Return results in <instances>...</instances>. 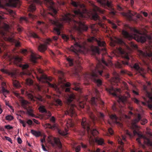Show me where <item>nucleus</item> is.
Returning <instances> with one entry per match:
<instances>
[{"label":"nucleus","instance_id":"1","mask_svg":"<svg viewBox=\"0 0 152 152\" xmlns=\"http://www.w3.org/2000/svg\"><path fill=\"white\" fill-rule=\"evenodd\" d=\"M72 4L76 7L74 11V14L66 13L62 16L61 20L64 23H68L79 33H81L83 31H87L88 27L81 21L76 19V17H78L79 20L85 17L84 14L87 12L85 5L81 4L80 2L73 1H72Z\"/></svg>","mask_w":152,"mask_h":152},{"label":"nucleus","instance_id":"2","mask_svg":"<svg viewBox=\"0 0 152 152\" xmlns=\"http://www.w3.org/2000/svg\"><path fill=\"white\" fill-rule=\"evenodd\" d=\"M101 62L103 65L101 63V62L100 61H98V63L96 66L94 65L93 64H91L90 65V72L83 74L82 76L86 81H88L89 80H93L98 87L102 85L101 80L97 79L98 75H99L101 76L105 75V73L106 68L104 65L106 66L110 67L112 65V63L110 60L108 59L107 61L103 57L102 58Z\"/></svg>","mask_w":152,"mask_h":152},{"label":"nucleus","instance_id":"3","mask_svg":"<svg viewBox=\"0 0 152 152\" xmlns=\"http://www.w3.org/2000/svg\"><path fill=\"white\" fill-rule=\"evenodd\" d=\"M70 38L72 40H74L75 43L74 46H72L70 47V50L73 51L75 53L76 59L74 60V59L70 56L66 58V59L69 64L70 66L74 65L75 62L77 65V66L81 69L80 64H81V58L79 56V53L83 51L86 50L87 46V43L86 41L82 42L78 39H76L75 37L71 35Z\"/></svg>","mask_w":152,"mask_h":152},{"label":"nucleus","instance_id":"4","mask_svg":"<svg viewBox=\"0 0 152 152\" xmlns=\"http://www.w3.org/2000/svg\"><path fill=\"white\" fill-rule=\"evenodd\" d=\"M90 122L87 121L86 118H83L81 122L82 127L83 130L82 131V134L84 135L87 134L89 142L91 145H93L95 142L99 145H103L104 144V140L95 137L98 134V132L96 129H91L90 128Z\"/></svg>","mask_w":152,"mask_h":152},{"label":"nucleus","instance_id":"5","mask_svg":"<svg viewBox=\"0 0 152 152\" xmlns=\"http://www.w3.org/2000/svg\"><path fill=\"white\" fill-rule=\"evenodd\" d=\"M70 86V84L69 83H63L61 86L62 89H65L66 92H69V94L65 96L66 110L64 112L66 115H68L71 117H75L76 115L74 109L75 106L74 104L72 103V102L73 100L75 99V95L73 93L70 92L69 88H65L66 87H69Z\"/></svg>","mask_w":152,"mask_h":152},{"label":"nucleus","instance_id":"6","mask_svg":"<svg viewBox=\"0 0 152 152\" xmlns=\"http://www.w3.org/2000/svg\"><path fill=\"white\" fill-rule=\"evenodd\" d=\"M44 0L45 4L50 11L49 14L54 18L53 20H50L51 23L55 26L54 28V32L58 35H60V30L63 27V24L59 22L58 18H56L57 11L54 7V3L52 0Z\"/></svg>","mask_w":152,"mask_h":152},{"label":"nucleus","instance_id":"7","mask_svg":"<svg viewBox=\"0 0 152 152\" xmlns=\"http://www.w3.org/2000/svg\"><path fill=\"white\" fill-rule=\"evenodd\" d=\"M131 30L134 32L133 35L129 34L127 31L123 30L122 34L124 37L130 40L134 38L138 42H144L146 41V38L145 36L140 33V32L135 28H132Z\"/></svg>","mask_w":152,"mask_h":152},{"label":"nucleus","instance_id":"8","mask_svg":"<svg viewBox=\"0 0 152 152\" xmlns=\"http://www.w3.org/2000/svg\"><path fill=\"white\" fill-rule=\"evenodd\" d=\"M88 42H95L97 43L99 46L103 47L101 49L97 46H92L91 49L94 54L96 53L99 54L100 50L106 52V50L104 48L105 45V42L98 40L94 37H91L89 38L88 39Z\"/></svg>","mask_w":152,"mask_h":152},{"label":"nucleus","instance_id":"9","mask_svg":"<svg viewBox=\"0 0 152 152\" xmlns=\"http://www.w3.org/2000/svg\"><path fill=\"white\" fill-rule=\"evenodd\" d=\"M38 71L40 74L39 76H37V79L39 81L42 83H48L49 86L53 88L56 90H59V88L56 84H51L49 82V81H51L52 80V77H48L46 75L44 74L43 73V71L40 69H38Z\"/></svg>","mask_w":152,"mask_h":152},{"label":"nucleus","instance_id":"10","mask_svg":"<svg viewBox=\"0 0 152 152\" xmlns=\"http://www.w3.org/2000/svg\"><path fill=\"white\" fill-rule=\"evenodd\" d=\"M93 10L95 13L92 15V18L94 20H97L96 24L102 28L105 29L106 28V26L103 23H102V21L100 19L99 17V16L96 12H98L101 14H104V11L102 10L100 8L95 5H94Z\"/></svg>","mask_w":152,"mask_h":152},{"label":"nucleus","instance_id":"11","mask_svg":"<svg viewBox=\"0 0 152 152\" xmlns=\"http://www.w3.org/2000/svg\"><path fill=\"white\" fill-rule=\"evenodd\" d=\"M14 62L15 64L17 66H19L22 68L23 71V75H28L30 74L28 71H27V69L29 67V65L27 64H20L22 59V58L18 56H15L13 57Z\"/></svg>","mask_w":152,"mask_h":152},{"label":"nucleus","instance_id":"12","mask_svg":"<svg viewBox=\"0 0 152 152\" xmlns=\"http://www.w3.org/2000/svg\"><path fill=\"white\" fill-rule=\"evenodd\" d=\"M21 104L22 107L27 110V113L32 117H35V115L33 114V110L29 105V102L22 99L20 100Z\"/></svg>","mask_w":152,"mask_h":152},{"label":"nucleus","instance_id":"13","mask_svg":"<svg viewBox=\"0 0 152 152\" xmlns=\"http://www.w3.org/2000/svg\"><path fill=\"white\" fill-rule=\"evenodd\" d=\"M133 133L134 135H137L139 137L136 139V141L139 144H141V142L140 140V138H143L145 142L148 146L152 147V141L150 139L147 137L143 135L136 130H134L133 131Z\"/></svg>","mask_w":152,"mask_h":152},{"label":"nucleus","instance_id":"14","mask_svg":"<svg viewBox=\"0 0 152 152\" xmlns=\"http://www.w3.org/2000/svg\"><path fill=\"white\" fill-rule=\"evenodd\" d=\"M35 3L40 4L41 1L39 0H33L32 3L29 5L28 8V11L29 12L28 14V17L33 19L36 18L37 17L32 14L36 10Z\"/></svg>","mask_w":152,"mask_h":152},{"label":"nucleus","instance_id":"15","mask_svg":"<svg viewBox=\"0 0 152 152\" xmlns=\"http://www.w3.org/2000/svg\"><path fill=\"white\" fill-rule=\"evenodd\" d=\"M100 5L103 7L105 8H109L111 10L110 14L112 15L115 14L116 12L113 8L111 2L107 0H96Z\"/></svg>","mask_w":152,"mask_h":152},{"label":"nucleus","instance_id":"16","mask_svg":"<svg viewBox=\"0 0 152 152\" xmlns=\"http://www.w3.org/2000/svg\"><path fill=\"white\" fill-rule=\"evenodd\" d=\"M48 139L49 142L53 147L58 146L60 148H62V144L59 138L49 136L48 137Z\"/></svg>","mask_w":152,"mask_h":152},{"label":"nucleus","instance_id":"17","mask_svg":"<svg viewBox=\"0 0 152 152\" xmlns=\"http://www.w3.org/2000/svg\"><path fill=\"white\" fill-rule=\"evenodd\" d=\"M136 12H132L131 11H129L128 13L123 12L121 13V14L123 16L126 17L129 20L134 21H136L137 18H139L141 17V16L140 14H137L136 15V18H134L133 16L136 15Z\"/></svg>","mask_w":152,"mask_h":152},{"label":"nucleus","instance_id":"18","mask_svg":"<svg viewBox=\"0 0 152 152\" xmlns=\"http://www.w3.org/2000/svg\"><path fill=\"white\" fill-rule=\"evenodd\" d=\"M95 92L97 94V97H92L91 99L90 102L91 104L94 106H97V104L99 103L102 105L104 104V102L102 101L99 97V92L97 89H95Z\"/></svg>","mask_w":152,"mask_h":152},{"label":"nucleus","instance_id":"19","mask_svg":"<svg viewBox=\"0 0 152 152\" xmlns=\"http://www.w3.org/2000/svg\"><path fill=\"white\" fill-rule=\"evenodd\" d=\"M140 121L141 124L142 125H145L147 123V120L145 119H142L140 115L138 114L137 118L135 119L134 121L132 126L133 129L136 128H137V126L136 125V124Z\"/></svg>","mask_w":152,"mask_h":152},{"label":"nucleus","instance_id":"20","mask_svg":"<svg viewBox=\"0 0 152 152\" xmlns=\"http://www.w3.org/2000/svg\"><path fill=\"white\" fill-rule=\"evenodd\" d=\"M52 39L50 38L47 39L45 41V44H41L39 46L38 49V50L41 52L43 53L46 50L47 48V45L49 44V43L51 42Z\"/></svg>","mask_w":152,"mask_h":152},{"label":"nucleus","instance_id":"21","mask_svg":"<svg viewBox=\"0 0 152 152\" xmlns=\"http://www.w3.org/2000/svg\"><path fill=\"white\" fill-rule=\"evenodd\" d=\"M132 101L138 105H140L141 104L144 106H147L151 110H152V104H149L148 102H140V100L135 97L133 98L132 99Z\"/></svg>","mask_w":152,"mask_h":152},{"label":"nucleus","instance_id":"22","mask_svg":"<svg viewBox=\"0 0 152 152\" xmlns=\"http://www.w3.org/2000/svg\"><path fill=\"white\" fill-rule=\"evenodd\" d=\"M8 4L10 6L16 7L17 6L19 7L20 5L19 0H8Z\"/></svg>","mask_w":152,"mask_h":152},{"label":"nucleus","instance_id":"23","mask_svg":"<svg viewBox=\"0 0 152 152\" xmlns=\"http://www.w3.org/2000/svg\"><path fill=\"white\" fill-rule=\"evenodd\" d=\"M133 68L138 72L143 77H145L144 70L143 69L141 68L137 63H135L133 66Z\"/></svg>","mask_w":152,"mask_h":152},{"label":"nucleus","instance_id":"24","mask_svg":"<svg viewBox=\"0 0 152 152\" xmlns=\"http://www.w3.org/2000/svg\"><path fill=\"white\" fill-rule=\"evenodd\" d=\"M106 90L110 94L115 96H117L116 92H120V89L119 88L115 89L113 87H111L110 88H107Z\"/></svg>","mask_w":152,"mask_h":152},{"label":"nucleus","instance_id":"25","mask_svg":"<svg viewBox=\"0 0 152 152\" xmlns=\"http://www.w3.org/2000/svg\"><path fill=\"white\" fill-rule=\"evenodd\" d=\"M128 63L127 61H118L115 64V66L118 68H121L125 65H128Z\"/></svg>","mask_w":152,"mask_h":152},{"label":"nucleus","instance_id":"26","mask_svg":"<svg viewBox=\"0 0 152 152\" xmlns=\"http://www.w3.org/2000/svg\"><path fill=\"white\" fill-rule=\"evenodd\" d=\"M41 56H37L36 54L32 53L31 54L30 57V60L31 61L33 64H35L37 63V60L38 58H40Z\"/></svg>","mask_w":152,"mask_h":152},{"label":"nucleus","instance_id":"27","mask_svg":"<svg viewBox=\"0 0 152 152\" xmlns=\"http://www.w3.org/2000/svg\"><path fill=\"white\" fill-rule=\"evenodd\" d=\"M21 91L22 94H23L25 92L26 95L27 96L29 99H31V100L33 101L35 100L33 95L29 92L27 91H25V90L23 89H21Z\"/></svg>","mask_w":152,"mask_h":152},{"label":"nucleus","instance_id":"28","mask_svg":"<svg viewBox=\"0 0 152 152\" xmlns=\"http://www.w3.org/2000/svg\"><path fill=\"white\" fill-rule=\"evenodd\" d=\"M2 28L4 31H0V33L2 35L5 36L6 34V32L8 31L9 30V26L7 24L4 23L3 26Z\"/></svg>","mask_w":152,"mask_h":152},{"label":"nucleus","instance_id":"29","mask_svg":"<svg viewBox=\"0 0 152 152\" xmlns=\"http://www.w3.org/2000/svg\"><path fill=\"white\" fill-rule=\"evenodd\" d=\"M7 40L11 42H14L15 44V46L16 47H19L20 45V43L18 41L15 40L12 37H9L7 38Z\"/></svg>","mask_w":152,"mask_h":152},{"label":"nucleus","instance_id":"30","mask_svg":"<svg viewBox=\"0 0 152 152\" xmlns=\"http://www.w3.org/2000/svg\"><path fill=\"white\" fill-rule=\"evenodd\" d=\"M2 85V93L3 95H4L6 93H9V91L7 89H6V83L4 82H3L1 83Z\"/></svg>","mask_w":152,"mask_h":152},{"label":"nucleus","instance_id":"31","mask_svg":"<svg viewBox=\"0 0 152 152\" xmlns=\"http://www.w3.org/2000/svg\"><path fill=\"white\" fill-rule=\"evenodd\" d=\"M118 50L119 52L122 55H124L126 53V55L124 57L127 60H129V58L128 54L127 53H126V52L121 47H119L118 48Z\"/></svg>","mask_w":152,"mask_h":152},{"label":"nucleus","instance_id":"32","mask_svg":"<svg viewBox=\"0 0 152 152\" xmlns=\"http://www.w3.org/2000/svg\"><path fill=\"white\" fill-rule=\"evenodd\" d=\"M118 143L121 145V146H123L124 144V143L122 142V140L124 141H126V137L125 136H122V138H121L119 137H118L117 138Z\"/></svg>","mask_w":152,"mask_h":152},{"label":"nucleus","instance_id":"33","mask_svg":"<svg viewBox=\"0 0 152 152\" xmlns=\"http://www.w3.org/2000/svg\"><path fill=\"white\" fill-rule=\"evenodd\" d=\"M94 111L99 117L102 119H103L104 115L103 113L98 111L96 108L94 109Z\"/></svg>","mask_w":152,"mask_h":152},{"label":"nucleus","instance_id":"34","mask_svg":"<svg viewBox=\"0 0 152 152\" xmlns=\"http://www.w3.org/2000/svg\"><path fill=\"white\" fill-rule=\"evenodd\" d=\"M88 113L90 117L93 121H94L96 119V117L94 113L89 109L87 110Z\"/></svg>","mask_w":152,"mask_h":152},{"label":"nucleus","instance_id":"35","mask_svg":"<svg viewBox=\"0 0 152 152\" xmlns=\"http://www.w3.org/2000/svg\"><path fill=\"white\" fill-rule=\"evenodd\" d=\"M31 132L36 137H39L41 135V133L39 131H37L33 129L31 130Z\"/></svg>","mask_w":152,"mask_h":152},{"label":"nucleus","instance_id":"36","mask_svg":"<svg viewBox=\"0 0 152 152\" xmlns=\"http://www.w3.org/2000/svg\"><path fill=\"white\" fill-rule=\"evenodd\" d=\"M88 99L87 96H85L84 98V101L83 102H80L79 103V105L80 107L81 108L84 107V106L86 104L85 101H87Z\"/></svg>","mask_w":152,"mask_h":152},{"label":"nucleus","instance_id":"37","mask_svg":"<svg viewBox=\"0 0 152 152\" xmlns=\"http://www.w3.org/2000/svg\"><path fill=\"white\" fill-rule=\"evenodd\" d=\"M67 131L66 129H65L64 131L59 130L58 131V132L61 135L66 136L68 134Z\"/></svg>","mask_w":152,"mask_h":152},{"label":"nucleus","instance_id":"38","mask_svg":"<svg viewBox=\"0 0 152 152\" xmlns=\"http://www.w3.org/2000/svg\"><path fill=\"white\" fill-rule=\"evenodd\" d=\"M44 126L46 128L53 129L56 127V125L55 124H53V125H51L50 124L47 123Z\"/></svg>","mask_w":152,"mask_h":152},{"label":"nucleus","instance_id":"39","mask_svg":"<svg viewBox=\"0 0 152 152\" xmlns=\"http://www.w3.org/2000/svg\"><path fill=\"white\" fill-rule=\"evenodd\" d=\"M12 83L14 86L15 88H18L20 87V84L18 81L16 80H13Z\"/></svg>","mask_w":152,"mask_h":152},{"label":"nucleus","instance_id":"40","mask_svg":"<svg viewBox=\"0 0 152 152\" xmlns=\"http://www.w3.org/2000/svg\"><path fill=\"white\" fill-rule=\"evenodd\" d=\"M116 41H116L118 43V44H121V45L124 44L126 46V47L127 49H128V50L130 49V48L127 45H126L125 44V43H124V42L123 41V40L121 39H117Z\"/></svg>","mask_w":152,"mask_h":152},{"label":"nucleus","instance_id":"41","mask_svg":"<svg viewBox=\"0 0 152 152\" xmlns=\"http://www.w3.org/2000/svg\"><path fill=\"white\" fill-rule=\"evenodd\" d=\"M6 44L3 41H0V53L2 52L1 48H3L5 49L6 48Z\"/></svg>","mask_w":152,"mask_h":152},{"label":"nucleus","instance_id":"42","mask_svg":"<svg viewBox=\"0 0 152 152\" xmlns=\"http://www.w3.org/2000/svg\"><path fill=\"white\" fill-rule=\"evenodd\" d=\"M39 111L42 113H45L47 112V110L45 108V107L44 106H41L39 108Z\"/></svg>","mask_w":152,"mask_h":152},{"label":"nucleus","instance_id":"43","mask_svg":"<svg viewBox=\"0 0 152 152\" xmlns=\"http://www.w3.org/2000/svg\"><path fill=\"white\" fill-rule=\"evenodd\" d=\"M74 124L72 121L71 120H69L67 122V126L68 127H73L74 126Z\"/></svg>","mask_w":152,"mask_h":152},{"label":"nucleus","instance_id":"44","mask_svg":"<svg viewBox=\"0 0 152 152\" xmlns=\"http://www.w3.org/2000/svg\"><path fill=\"white\" fill-rule=\"evenodd\" d=\"M73 84L75 86V87L73 88L74 90L77 91H80V88L77 87L79 84V83H74Z\"/></svg>","mask_w":152,"mask_h":152},{"label":"nucleus","instance_id":"45","mask_svg":"<svg viewBox=\"0 0 152 152\" xmlns=\"http://www.w3.org/2000/svg\"><path fill=\"white\" fill-rule=\"evenodd\" d=\"M58 73L59 75V78L61 81H62L63 78L64 76V73L61 71H58Z\"/></svg>","mask_w":152,"mask_h":152},{"label":"nucleus","instance_id":"46","mask_svg":"<svg viewBox=\"0 0 152 152\" xmlns=\"http://www.w3.org/2000/svg\"><path fill=\"white\" fill-rule=\"evenodd\" d=\"M74 76L77 77L79 78L80 77V74L78 72V71L77 68H75V72H73Z\"/></svg>","mask_w":152,"mask_h":152},{"label":"nucleus","instance_id":"47","mask_svg":"<svg viewBox=\"0 0 152 152\" xmlns=\"http://www.w3.org/2000/svg\"><path fill=\"white\" fill-rule=\"evenodd\" d=\"M26 82L28 85H31L33 83L32 80L30 78L27 79L26 80Z\"/></svg>","mask_w":152,"mask_h":152},{"label":"nucleus","instance_id":"48","mask_svg":"<svg viewBox=\"0 0 152 152\" xmlns=\"http://www.w3.org/2000/svg\"><path fill=\"white\" fill-rule=\"evenodd\" d=\"M45 115L48 116L47 117H45V119H48L52 115L50 111H47V112H45Z\"/></svg>","mask_w":152,"mask_h":152},{"label":"nucleus","instance_id":"49","mask_svg":"<svg viewBox=\"0 0 152 152\" xmlns=\"http://www.w3.org/2000/svg\"><path fill=\"white\" fill-rule=\"evenodd\" d=\"M110 117L111 119L112 120H115L116 121H117L118 119L117 117L115 114H112L110 115Z\"/></svg>","mask_w":152,"mask_h":152},{"label":"nucleus","instance_id":"50","mask_svg":"<svg viewBox=\"0 0 152 152\" xmlns=\"http://www.w3.org/2000/svg\"><path fill=\"white\" fill-rule=\"evenodd\" d=\"M37 99L40 102H43L44 99L42 98V97L40 95H38L36 97Z\"/></svg>","mask_w":152,"mask_h":152},{"label":"nucleus","instance_id":"51","mask_svg":"<svg viewBox=\"0 0 152 152\" xmlns=\"http://www.w3.org/2000/svg\"><path fill=\"white\" fill-rule=\"evenodd\" d=\"M56 102L57 105L61 106L62 104V102L59 99H57L56 101Z\"/></svg>","mask_w":152,"mask_h":152},{"label":"nucleus","instance_id":"52","mask_svg":"<svg viewBox=\"0 0 152 152\" xmlns=\"http://www.w3.org/2000/svg\"><path fill=\"white\" fill-rule=\"evenodd\" d=\"M5 119L6 120H7L11 121L13 119V117L11 115H8L6 116Z\"/></svg>","mask_w":152,"mask_h":152},{"label":"nucleus","instance_id":"53","mask_svg":"<svg viewBox=\"0 0 152 152\" xmlns=\"http://www.w3.org/2000/svg\"><path fill=\"white\" fill-rule=\"evenodd\" d=\"M62 38L65 41H67L69 39V37L65 34H63L62 36Z\"/></svg>","mask_w":152,"mask_h":152},{"label":"nucleus","instance_id":"54","mask_svg":"<svg viewBox=\"0 0 152 152\" xmlns=\"http://www.w3.org/2000/svg\"><path fill=\"white\" fill-rule=\"evenodd\" d=\"M109 23L110 24H111V26L114 29H116L117 26L115 24L110 21Z\"/></svg>","mask_w":152,"mask_h":152},{"label":"nucleus","instance_id":"55","mask_svg":"<svg viewBox=\"0 0 152 152\" xmlns=\"http://www.w3.org/2000/svg\"><path fill=\"white\" fill-rule=\"evenodd\" d=\"M130 45L132 48L134 49H137V46L132 42H131Z\"/></svg>","mask_w":152,"mask_h":152},{"label":"nucleus","instance_id":"56","mask_svg":"<svg viewBox=\"0 0 152 152\" xmlns=\"http://www.w3.org/2000/svg\"><path fill=\"white\" fill-rule=\"evenodd\" d=\"M50 121L53 124H55V123L56 119L54 116H52L50 119Z\"/></svg>","mask_w":152,"mask_h":152},{"label":"nucleus","instance_id":"57","mask_svg":"<svg viewBox=\"0 0 152 152\" xmlns=\"http://www.w3.org/2000/svg\"><path fill=\"white\" fill-rule=\"evenodd\" d=\"M31 36L34 38H38L39 37L36 34L33 32L31 34Z\"/></svg>","mask_w":152,"mask_h":152},{"label":"nucleus","instance_id":"58","mask_svg":"<svg viewBox=\"0 0 152 152\" xmlns=\"http://www.w3.org/2000/svg\"><path fill=\"white\" fill-rule=\"evenodd\" d=\"M1 71L2 72L4 73L8 74L9 73V72L8 71V70H7V69H1Z\"/></svg>","mask_w":152,"mask_h":152},{"label":"nucleus","instance_id":"59","mask_svg":"<svg viewBox=\"0 0 152 152\" xmlns=\"http://www.w3.org/2000/svg\"><path fill=\"white\" fill-rule=\"evenodd\" d=\"M5 128L7 129H11L13 128V127L10 125H6L5 126Z\"/></svg>","mask_w":152,"mask_h":152},{"label":"nucleus","instance_id":"60","mask_svg":"<svg viewBox=\"0 0 152 152\" xmlns=\"http://www.w3.org/2000/svg\"><path fill=\"white\" fill-rule=\"evenodd\" d=\"M108 132L110 135H113V132L112 129L111 128L108 129Z\"/></svg>","mask_w":152,"mask_h":152},{"label":"nucleus","instance_id":"61","mask_svg":"<svg viewBox=\"0 0 152 152\" xmlns=\"http://www.w3.org/2000/svg\"><path fill=\"white\" fill-rule=\"evenodd\" d=\"M5 137L6 140H7L9 142H11V143H12V140L11 139L10 137H7V136H5Z\"/></svg>","mask_w":152,"mask_h":152},{"label":"nucleus","instance_id":"62","mask_svg":"<svg viewBox=\"0 0 152 152\" xmlns=\"http://www.w3.org/2000/svg\"><path fill=\"white\" fill-rule=\"evenodd\" d=\"M117 10L120 11H122L123 10L122 8L119 5H117Z\"/></svg>","mask_w":152,"mask_h":152},{"label":"nucleus","instance_id":"63","mask_svg":"<svg viewBox=\"0 0 152 152\" xmlns=\"http://www.w3.org/2000/svg\"><path fill=\"white\" fill-rule=\"evenodd\" d=\"M26 123L29 125H31L32 124L33 122L31 120L29 119L27 121Z\"/></svg>","mask_w":152,"mask_h":152},{"label":"nucleus","instance_id":"64","mask_svg":"<svg viewBox=\"0 0 152 152\" xmlns=\"http://www.w3.org/2000/svg\"><path fill=\"white\" fill-rule=\"evenodd\" d=\"M80 146L78 145L75 148V151H79L80 150Z\"/></svg>","mask_w":152,"mask_h":152}]
</instances>
